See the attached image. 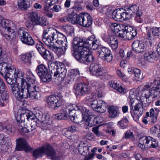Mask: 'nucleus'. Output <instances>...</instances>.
<instances>
[{"label":"nucleus","instance_id":"nucleus-45","mask_svg":"<svg viewBox=\"0 0 160 160\" xmlns=\"http://www.w3.org/2000/svg\"><path fill=\"white\" fill-rule=\"evenodd\" d=\"M13 72L10 73V74H9V76L7 75H5L3 77L5 78L6 81L7 83L10 85L11 86L13 84L15 83V82H16V80L13 75Z\"/></svg>","mask_w":160,"mask_h":160},{"label":"nucleus","instance_id":"nucleus-2","mask_svg":"<svg viewBox=\"0 0 160 160\" xmlns=\"http://www.w3.org/2000/svg\"><path fill=\"white\" fill-rule=\"evenodd\" d=\"M59 32L52 28L45 29L42 36V40L51 49L53 48L54 43L56 42Z\"/></svg>","mask_w":160,"mask_h":160},{"label":"nucleus","instance_id":"nucleus-62","mask_svg":"<svg viewBox=\"0 0 160 160\" xmlns=\"http://www.w3.org/2000/svg\"><path fill=\"white\" fill-rule=\"evenodd\" d=\"M7 56L2 52L1 47H0V62L6 60Z\"/></svg>","mask_w":160,"mask_h":160},{"label":"nucleus","instance_id":"nucleus-43","mask_svg":"<svg viewBox=\"0 0 160 160\" xmlns=\"http://www.w3.org/2000/svg\"><path fill=\"white\" fill-rule=\"evenodd\" d=\"M57 119L58 120H66L68 118V113L66 109L62 110L60 112L56 115Z\"/></svg>","mask_w":160,"mask_h":160},{"label":"nucleus","instance_id":"nucleus-58","mask_svg":"<svg viewBox=\"0 0 160 160\" xmlns=\"http://www.w3.org/2000/svg\"><path fill=\"white\" fill-rule=\"evenodd\" d=\"M85 145V143L83 141H81L78 146L77 149L78 150V152L80 153L82 151L84 150L85 147H87Z\"/></svg>","mask_w":160,"mask_h":160},{"label":"nucleus","instance_id":"nucleus-34","mask_svg":"<svg viewBox=\"0 0 160 160\" xmlns=\"http://www.w3.org/2000/svg\"><path fill=\"white\" fill-rule=\"evenodd\" d=\"M43 115L44 114L41 112L38 111V112H36L35 115L33 114L34 116L32 117L33 118L32 119H30V120L32 121L33 123H36L38 126H39V123L41 122Z\"/></svg>","mask_w":160,"mask_h":160},{"label":"nucleus","instance_id":"nucleus-60","mask_svg":"<svg viewBox=\"0 0 160 160\" xmlns=\"http://www.w3.org/2000/svg\"><path fill=\"white\" fill-rule=\"evenodd\" d=\"M154 84L155 85L156 88L158 91V92L160 93V78H158L154 80Z\"/></svg>","mask_w":160,"mask_h":160},{"label":"nucleus","instance_id":"nucleus-27","mask_svg":"<svg viewBox=\"0 0 160 160\" xmlns=\"http://www.w3.org/2000/svg\"><path fill=\"white\" fill-rule=\"evenodd\" d=\"M58 38L56 43L61 44V47L67 50L68 47V44L66 37L61 33L59 32Z\"/></svg>","mask_w":160,"mask_h":160},{"label":"nucleus","instance_id":"nucleus-46","mask_svg":"<svg viewBox=\"0 0 160 160\" xmlns=\"http://www.w3.org/2000/svg\"><path fill=\"white\" fill-rule=\"evenodd\" d=\"M43 150H42L41 147L35 149L32 152V155L35 158L41 157L42 156L43 154Z\"/></svg>","mask_w":160,"mask_h":160},{"label":"nucleus","instance_id":"nucleus-29","mask_svg":"<svg viewBox=\"0 0 160 160\" xmlns=\"http://www.w3.org/2000/svg\"><path fill=\"white\" fill-rule=\"evenodd\" d=\"M66 109L68 111L71 109H72V110H77V111H80L81 112L82 114V116H83V115H85L86 113H88V110L85 107L82 106H77L75 105H70Z\"/></svg>","mask_w":160,"mask_h":160},{"label":"nucleus","instance_id":"nucleus-55","mask_svg":"<svg viewBox=\"0 0 160 160\" xmlns=\"http://www.w3.org/2000/svg\"><path fill=\"white\" fill-rule=\"evenodd\" d=\"M128 122V119L126 118L122 119L118 122V124L122 129H125L127 128V124Z\"/></svg>","mask_w":160,"mask_h":160},{"label":"nucleus","instance_id":"nucleus-22","mask_svg":"<svg viewBox=\"0 0 160 160\" xmlns=\"http://www.w3.org/2000/svg\"><path fill=\"white\" fill-rule=\"evenodd\" d=\"M13 67L9 63L2 62L0 63V74L3 77L5 75L9 76Z\"/></svg>","mask_w":160,"mask_h":160},{"label":"nucleus","instance_id":"nucleus-21","mask_svg":"<svg viewBox=\"0 0 160 160\" xmlns=\"http://www.w3.org/2000/svg\"><path fill=\"white\" fill-rule=\"evenodd\" d=\"M21 91L17 99L18 101H22L23 100V99L28 98L33 99H36V98H35L34 96H32L31 92L26 88L24 85H21Z\"/></svg>","mask_w":160,"mask_h":160},{"label":"nucleus","instance_id":"nucleus-28","mask_svg":"<svg viewBox=\"0 0 160 160\" xmlns=\"http://www.w3.org/2000/svg\"><path fill=\"white\" fill-rule=\"evenodd\" d=\"M152 139L151 137L143 136L140 138L139 140L138 146L142 149L148 147V144Z\"/></svg>","mask_w":160,"mask_h":160},{"label":"nucleus","instance_id":"nucleus-50","mask_svg":"<svg viewBox=\"0 0 160 160\" xmlns=\"http://www.w3.org/2000/svg\"><path fill=\"white\" fill-rule=\"evenodd\" d=\"M53 51H56V53L59 56H61L64 54L66 50L61 47H55V46L53 47V48L51 49Z\"/></svg>","mask_w":160,"mask_h":160},{"label":"nucleus","instance_id":"nucleus-30","mask_svg":"<svg viewBox=\"0 0 160 160\" xmlns=\"http://www.w3.org/2000/svg\"><path fill=\"white\" fill-rule=\"evenodd\" d=\"M66 72L67 70L64 67L56 66L54 75V77H60L63 79L66 76Z\"/></svg>","mask_w":160,"mask_h":160},{"label":"nucleus","instance_id":"nucleus-5","mask_svg":"<svg viewBox=\"0 0 160 160\" xmlns=\"http://www.w3.org/2000/svg\"><path fill=\"white\" fill-rule=\"evenodd\" d=\"M89 70L91 74L96 76L101 79L108 80L111 78L107 71L103 70L101 66L97 63H92L89 68Z\"/></svg>","mask_w":160,"mask_h":160},{"label":"nucleus","instance_id":"nucleus-7","mask_svg":"<svg viewBox=\"0 0 160 160\" xmlns=\"http://www.w3.org/2000/svg\"><path fill=\"white\" fill-rule=\"evenodd\" d=\"M35 71L43 82H48L51 80V75L44 64H42L38 65Z\"/></svg>","mask_w":160,"mask_h":160},{"label":"nucleus","instance_id":"nucleus-51","mask_svg":"<svg viewBox=\"0 0 160 160\" xmlns=\"http://www.w3.org/2000/svg\"><path fill=\"white\" fill-rule=\"evenodd\" d=\"M133 73L135 76L137 78V79L140 81L142 80L144 78L142 74L141 73L140 70L135 68L134 69Z\"/></svg>","mask_w":160,"mask_h":160},{"label":"nucleus","instance_id":"nucleus-9","mask_svg":"<svg viewBox=\"0 0 160 160\" xmlns=\"http://www.w3.org/2000/svg\"><path fill=\"white\" fill-rule=\"evenodd\" d=\"M98 56L103 61L109 62H111L113 56L111 50L108 48L101 46L98 49Z\"/></svg>","mask_w":160,"mask_h":160},{"label":"nucleus","instance_id":"nucleus-61","mask_svg":"<svg viewBox=\"0 0 160 160\" xmlns=\"http://www.w3.org/2000/svg\"><path fill=\"white\" fill-rule=\"evenodd\" d=\"M80 154L84 156L85 157H87L88 156H89V155L91 154L89 153V148L87 146L85 147L84 150L82 151Z\"/></svg>","mask_w":160,"mask_h":160},{"label":"nucleus","instance_id":"nucleus-6","mask_svg":"<svg viewBox=\"0 0 160 160\" xmlns=\"http://www.w3.org/2000/svg\"><path fill=\"white\" fill-rule=\"evenodd\" d=\"M6 29L8 34H5L4 36L8 39H14L16 36L15 30L9 26L8 21L0 15V31Z\"/></svg>","mask_w":160,"mask_h":160},{"label":"nucleus","instance_id":"nucleus-64","mask_svg":"<svg viewBox=\"0 0 160 160\" xmlns=\"http://www.w3.org/2000/svg\"><path fill=\"white\" fill-rule=\"evenodd\" d=\"M108 6H101L98 8V11L101 13L105 14L107 10H108Z\"/></svg>","mask_w":160,"mask_h":160},{"label":"nucleus","instance_id":"nucleus-35","mask_svg":"<svg viewBox=\"0 0 160 160\" xmlns=\"http://www.w3.org/2000/svg\"><path fill=\"white\" fill-rule=\"evenodd\" d=\"M21 116V119L20 121H21L22 118L25 119V118H26L28 121L30 120L31 118H32L33 113L32 112L28 110H23L22 111L21 113L19 115H18L17 116Z\"/></svg>","mask_w":160,"mask_h":160},{"label":"nucleus","instance_id":"nucleus-1","mask_svg":"<svg viewBox=\"0 0 160 160\" xmlns=\"http://www.w3.org/2000/svg\"><path fill=\"white\" fill-rule=\"evenodd\" d=\"M72 55L76 59L80 62L88 64L94 60L93 55L88 52L89 49L77 46H72Z\"/></svg>","mask_w":160,"mask_h":160},{"label":"nucleus","instance_id":"nucleus-44","mask_svg":"<svg viewBox=\"0 0 160 160\" xmlns=\"http://www.w3.org/2000/svg\"><path fill=\"white\" fill-rule=\"evenodd\" d=\"M77 110H70L68 111L69 114H68V116L71 120L75 123H78L79 122L77 120V118H75V113Z\"/></svg>","mask_w":160,"mask_h":160},{"label":"nucleus","instance_id":"nucleus-25","mask_svg":"<svg viewBox=\"0 0 160 160\" xmlns=\"http://www.w3.org/2000/svg\"><path fill=\"white\" fill-rule=\"evenodd\" d=\"M36 48L41 56L46 60H49L51 57L50 54L48 50H47L41 44H37Z\"/></svg>","mask_w":160,"mask_h":160},{"label":"nucleus","instance_id":"nucleus-10","mask_svg":"<svg viewBox=\"0 0 160 160\" xmlns=\"http://www.w3.org/2000/svg\"><path fill=\"white\" fill-rule=\"evenodd\" d=\"M143 93L146 99L147 102L144 103L146 107L148 106L153 99L157 97L159 94L156 87H153L149 90H144L143 91Z\"/></svg>","mask_w":160,"mask_h":160},{"label":"nucleus","instance_id":"nucleus-3","mask_svg":"<svg viewBox=\"0 0 160 160\" xmlns=\"http://www.w3.org/2000/svg\"><path fill=\"white\" fill-rule=\"evenodd\" d=\"M72 44V46L82 47L85 49L90 48L94 50L96 49L98 46V41L94 36L89 37L85 41H83L79 38H75L73 39Z\"/></svg>","mask_w":160,"mask_h":160},{"label":"nucleus","instance_id":"nucleus-19","mask_svg":"<svg viewBox=\"0 0 160 160\" xmlns=\"http://www.w3.org/2000/svg\"><path fill=\"white\" fill-rule=\"evenodd\" d=\"M11 72H13V75L16 80V83H20L21 85L23 84V82L26 80L27 76L25 75L23 72L18 69L16 70L15 68L13 67Z\"/></svg>","mask_w":160,"mask_h":160},{"label":"nucleus","instance_id":"nucleus-18","mask_svg":"<svg viewBox=\"0 0 160 160\" xmlns=\"http://www.w3.org/2000/svg\"><path fill=\"white\" fill-rule=\"evenodd\" d=\"M128 20L131 19L135 15L142 14V11L139 7L136 5H133L128 7L125 9Z\"/></svg>","mask_w":160,"mask_h":160},{"label":"nucleus","instance_id":"nucleus-42","mask_svg":"<svg viewBox=\"0 0 160 160\" xmlns=\"http://www.w3.org/2000/svg\"><path fill=\"white\" fill-rule=\"evenodd\" d=\"M151 133L155 137L160 138V127L157 128L156 126L150 129Z\"/></svg>","mask_w":160,"mask_h":160},{"label":"nucleus","instance_id":"nucleus-57","mask_svg":"<svg viewBox=\"0 0 160 160\" xmlns=\"http://www.w3.org/2000/svg\"><path fill=\"white\" fill-rule=\"evenodd\" d=\"M136 91L135 89H132L131 90L129 93V98L130 99V102L131 100L134 101L133 99H134L136 96H137Z\"/></svg>","mask_w":160,"mask_h":160},{"label":"nucleus","instance_id":"nucleus-26","mask_svg":"<svg viewBox=\"0 0 160 160\" xmlns=\"http://www.w3.org/2000/svg\"><path fill=\"white\" fill-rule=\"evenodd\" d=\"M21 116H17L16 120L17 122V128L18 130L24 133H28L30 132L29 127H27V128L24 127V119L22 118L21 121H20V120H21Z\"/></svg>","mask_w":160,"mask_h":160},{"label":"nucleus","instance_id":"nucleus-23","mask_svg":"<svg viewBox=\"0 0 160 160\" xmlns=\"http://www.w3.org/2000/svg\"><path fill=\"white\" fill-rule=\"evenodd\" d=\"M125 40H130L133 38L137 35V32L130 26H126L124 29Z\"/></svg>","mask_w":160,"mask_h":160},{"label":"nucleus","instance_id":"nucleus-63","mask_svg":"<svg viewBox=\"0 0 160 160\" xmlns=\"http://www.w3.org/2000/svg\"><path fill=\"white\" fill-rule=\"evenodd\" d=\"M142 14L140 15L137 14L136 15V16L135 17V21L138 23H142L143 22V19L142 17Z\"/></svg>","mask_w":160,"mask_h":160},{"label":"nucleus","instance_id":"nucleus-59","mask_svg":"<svg viewBox=\"0 0 160 160\" xmlns=\"http://www.w3.org/2000/svg\"><path fill=\"white\" fill-rule=\"evenodd\" d=\"M117 74L118 76L120 78L122 79L123 80L125 81H126L127 80V78L126 77V75L123 73L121 70L119 69H118L117 70Z\"/></svg>","mask_w":160,"mask_h":160},{"label":"nucleus","instance_id":"nucleus-49","mask_svg":"<svg viewBox=\"0 0 160 160\" xmlns=\"http://www.w3.org/2000/svg\"><path fill=\"white\" fill-rule=\"evenodd\" d=\"M73 9L72 12H78L81 11L82 9V7L81 5V2L78 0L74 2V6L71 8Z\"/></svg>","mask_w":160,"mask_h":160},{"label":"nucleus","instance_id":"nucleus-40","mask_svg":"<svg viewBox=\"0 0 160 160\" xmlns=\"http://www.w3.org/2000/svg\"><path fill=\"white\" fill-rule=\"evenodd\" d=\"M16 83L10 86V88L13 95L17 99L19 96L20 91L18 87V83Z\"/></svg>","mask_w":160,"mask_h":160},{"label":"nucleus","instance_id":"nucleus-14","mask_svg":"<svg viewBox=\"0 0 160 160\" xmlns=\"http://www.w3.org/2000/svg\"><path fill=\"white\" fill-rule=\"evenodd\" d=\"M76 94L80 96L85 95L90 92V87L87 84L80 83L74 86Z\"/></svg>","mask_w":160,"mask_h":160},{"label":"nucleus","instance_id":"nucleus-52","mask_svg":"<svg viewBox=\"0 0 160 160\" xmlns=\"http://www.w3.org/2000/svg\"><path fill=\"white\" fill-rule=\"evenodd\" d=\"M65 30L68 35L72 36L73 35L74 33V28L73 26L68 25L65 26Z\"/></svg>","mask_w":160,"mask_h":160},{"label":"nucleus","instance_id":"nucleus-32","mask_svg":"<svg viewBox=\"0 0 160 160\" xmlns=\"http://www.w3.org/2000/svg\"><path fill=\"white\" fill-rule=\"evenodd\" d=\"M88 112V113H86L85 115H83L86 116L87 119H86V122L88 125L90 127H92L96 125L97 123H98L97 120V118L95 116H90L88 117L87 115H89Z\"/></svg>","mask_w":160,"mask_h":160},{"label":"nucleus","instance_id":"nucleus-4","mask_svg":"<svg viewBox=\"0 0 160 160\" xmlns=\"http://www.w3.org/2000/svg\"><path fill=\"white\" fill-rule=\"evenodd\" d=\"M31 76L27 77L25 82H23L22 85H24L27 89L31 92L32 95L34 96L36 99L38 100L41 97L40 93L39 92L40 89L37 86L35 83V78L33 76L32 73H30Z\"/></svg>","mask_w":160,"mask_h":160},{"label":"nucleus","instance_id":"nucleus-53","mask_svg":"<svg viewBox=\"0 0 160 160\" xmlns=\"http://www.w3.org/2000/svg\"><path fill=\"white\" fill-rule=\"evenodd\" d=\"M48 24V22L47 19L42 17L41 18L40 17L36 24V25H39L42 26H46Z\"/></svg>","mask_w":160,"mask_h":160},{"label":"nucleus","instance_id":"nucleus-17","mask_svg":"<svg viewBox=\"0 0 160 160\" xmlns=\"http://www.w3.org/2000/svg\"><path fill=\"white\" fill-rule=\"evenodd\" d=\"M43 152L45 153L52 160H58L59 158L57 156L53 147L49 144H46L41 147Z\"/></svg>","mask_w":160,"mask_h":160},{"label":"nucleus","instance_id":"nucleus-13","mask_svg":"<svg viewBox=\"0 0 160 160\" xmlns=\"http://www.w3.org/2000/svg\"><path fill=\"white\" fill-rule=\"evenodd\" d=\"M6 87L3 80L0 78V106L6 105L9 98V94L6 90Z\"/></svg>","mask_w":160,"mask_h":160},{"label":"nucleus","instance_id":"nucleus-15","mask_svg":"<svg viewBox=\"0 0 160 160\" xmlns=\"http://www.w3.org/2000/svg\"><path fill=\"white\" fill-rule=\"evenodd\" d=\"M102 38L108 44L112 50L116 51L118 47V39L115 36L103 34L102 36Z\"/></svg>","mask_w":160,"mask_h":160},{"label":"nucleus","instance_id":"nucleus-37","mask_svg":"<svg viewBox=\"0 0 160 160\" xmlns=\"http://www.w3.org/2000/svg\"><path fill=\"white\" fill-rule=\"evenodd\" d=\"M32 52H29L22 55V60L23 61L24 63L28 66H30L31 63V59L32 57Z\"/></svg>","mask_w":160,"mask_h":160},{"label":"nucleus","instance_id":"nucleus-16","mask_svg":"<svg viewBox=\"0 0 160 160\" xmlns=\"http://www.w3.org/2000/svg\"><path fill=\"white\" fill-rule=\"evenodd\" d=\"M91 103L92 108L97 112L103 113L107 110L108 106L105 102L102 100H93Z\"/></svg>","mask_w":160,"mask_h":160},{"label":"nucleus","instance_id":"nucleus-39","mask_svg":"<svg viewBox=\"0 0 160 160\" xmlns=\"http://www.w3.org/2000/svg\"><path fill=\"white\" fill-rule=\"evenodd\" d=\"M11 143L9 137L5 136L3 134H0V144L9 146Z\"/></svg>","mask_w":160,"mask_h":160},{"label":"nucleus","instance_id":"nucleus-12","mask_svg":"<svg viewBox=\"0 0 160 160\" xmlns=\"http://www.w3.org/2000/svg\"><path fill=\"white\" fill-rule=\"evenodd\" d=\"M18 34L20 39L23 44L30 46L35 44L34 39L28 33L20 29L18 31Z\"/></svg>","mask_w":160,"mask_h":160},{"label":"nucleus","instance_id":"nucleus-47","mask_svg":"<svg viewBox=\"0 0 160 160\" xmlns=\"http://www.w3.org/2000/svg\"><path fill=\"white\" fill-rule=\"evenodd\" d=\"M77 16L76 12H72L70 14H68V21L73 24L76 23Z\"/></svg>","mask_w":160,"mask_h":160},{"label":"nucleus","instance_id":"nucleus-56","mask_svg":"<svg viewBox=\"0 0 160 160\" xmlns=\"http://www.w3.org/2000/svg\"><path fill=\"white\" fill-rule=\"evenodd\" d=\"M2 127L3 130H6L5 132L8 134H10L12 133L13 126L11 125H2Z\"/></svg>","mask_w":160,"mask_h":160},{"label":"nucleus","instance_id":"nucleus-33","mask_svg":"<svg viewBox=\"0 0 160 160\" xmlns=\"http://www.w3.org/2000/svg\"><path fill=\"white\" fill-rule=\"evenodd\" d=\"M17 144L16 148L18 151L22 150L28 143L26 140L23 138H19L16 140Z\"/></svg>","mask_w":160,"mask_h":160},{"label":"nucleus","instance_id":"nucleus-24","mask_svg":"<svg viewBox=\"0 0 160 160\" xmlns=\"http://www.w3.org/2000/svg\"><path fill=\"white\" fill-rule=\"evenodd\" d=\"M132 50L135 52L141 53L145 50V44L138 40L135 41L132 44Z\"/></svg>","mask_w":160,"mask_h":160},{"label":"nucleus","instance_id":"nucleus-48","mask_svg":"<svg viewBox=\"0 0 160 160\" xmlns=\"http://www.w3.org/2000/svg\"><path fill=\"white\" fill-rule=\"evenodd\" d=\"M108 110L109 113V116L111 118L116 117L118 115V113L116 108L114 106H110L108 108Z\"/></svg>","mask_w":160,"mask_h":160},{"label":"nucleus","instance_id":"nucleus-38","mask_svg":"<svg viewBox=\"0 0 160 160\" xmlns=\"http://www.w3.org/2000/svg\"><path fill=\"white\" fill-rule=\"evenodd\" d=\"M83 23L82 26L84 27H88L92 25V19L89 14L85 13L84 18H83Z\"/></svg>","mask_w":160,"mask_h":160},{"label":"nucleus","instance_id":"nucleus-41","mask_svg":"<svg viewBox=\"0 0 160 160\" xmlns=\"http://www.w3.org/2000/svg\"><path fill=\"white\" fill-rule=\"evenodd\" d=\"M29 19L32 21V22L36 23L40 17L38 16V12H32L28 14Z\"/></svg>","mask_w":160,"mask_h":160},{"label":"nucleus","instance_id":"nucleus-20","mask_svg":"<svg viewBox=\"0 0 160 160\" xmlns=\"http://www.w3.org/2000/svg\"><path fill=\"white\" fill-rule=\"evenodd\" d=\"M112 18L116 21L128 20L125 9L118 8L114 11Z\"/></svg>","mask_w":160,"mask_h":160},{"label":"nucleus","instance_id":"nucleus-54","mask_svg":"<svg viewBox=\"0 0 160 160\" xmlns=\"http://www.w3.org/2000/svg\"><path fill=\"white\" fill-rule=\"evenodd\" d=\"M85 13H81L78 14L77 16L76 23L82 26L83 23V18H84Z\"/></svg>","mask_w":160,"mask_h":160},{"label":"nucleus","instance_id":"nucleus-31","mask_svg":"<svg viewBox=\"0 0 160 160\" xmlns=\"http://www.w3.org/2000/svg\"><path fill=\"white\" fill-rule=\"evenodd\" d=\"M157 57V55L154 52H146L144 55V60L150 62H154Z\"/></svg>","mask_w":160,"mask_h":160},{"label":"nucleus","instance_id":"nucleus-11","mask_svg":"<svg viewBox=\"0 0 160 160\" xmlns=\"http://www.w3.org/2000/svg\"><path fill=\"white\" fill-rule=\"evenodd\" d=\"M134 102L131 100V103L130 104L131 109L130 112L134 119H138L143 113V108L142 102H139L136 104L133 109L132 104Z\"/></svg>","mask_w":160,"mask_h":160},{"label":"nucleus","instance_id":"nucleus-8","mask_svg":"<svg viewBox=\"0 0 160 160\" xmlns=\"http://www.w3.org/2000/svg\"><path fill=\"white\" fill-rule=\"evenodd\" d=\"M62 97L60 94L49 95L46 98V102L49 108L57 110L61 104L60 99Z\"/></svg>","mask_w":160,"mask_h":160},{"label":"nucleus","instance_id":"nucleus-36","mask_svg":"<svg viewBox=\"0 0 160 160\" xmlns=\"http://www.w3.org/2000/svg\"><path fill=\"white\" fill-rule=\"evenodd\" d=\"M41 122L43 123V124H42V129H47L48 127L46 126V125H49L51 124L52 123V121L48 115L44 114L42 120H41Z\"/></svg>","mask_w":160,"mask_h":160}]
</instances>
